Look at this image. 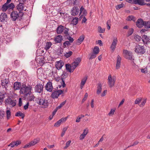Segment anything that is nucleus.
Instances as JSON below:
<instances>
[{
    "instance_id": "nucleus-16",
    "label": "nucleus",
    "mask_w": 150,
    "mask_h": 150,
    "mask_svg": "<svg viewBox=\"0 0 150 150\" xmlns=\"http://www.w3.org/2000/svg\"><path fill=\"white\" fill-rule=\"evenodd\" d=\"M79 11V9L77 7H74L72 9L71 14L72 16H75L78 14Z\"/></svg>"
},
{
    "instance_id": "nucleus-29",
    "label": "nucleus",
    "mask_w": 150,
    "mask_h": 150,
    "mask_svg": "<svg viewBox=\"0 0 150 150\" xmlns=\"http://www.w3.org/2000/svg\"><path fill=\"white\" fill-rule=\"evenodd\" d=\"M21 143V142L19 141H17L16 142H12L10 143L8 145V146H11V147H14L15 145L17 146L18 145L20 144Z\"/></svg>"
},
{
    "instance_id": "nucleus-43",
    "label": "nucleus",
    "mask_w": 150,
    "mask_h": 150,
    "mask_svg": "<svg viewBox=\"0 0 150 150\" xmlns=\"http://www.w3.org/2000/svg\"><path fill=\"white\" fill-rule=\"evenodd\" d=\"M71 45V44L69 41H66L63 43V45L64 47H67L69 45Z\"/></svg>"
},
{
    "instance_id": "nucleus-21",
    "label": "nucleus",
    "mask_w": 150,
    "mask_h": 150,
    "mask_svg": "<svg viewBox=\"0 0 150 150\" xmlns=\"http://www.w3.org/2000/svg\"><path fill=\"white\" fill-rule=\"evenodd\" d=\"M142 39L144 43L147 44L148 42H150V39L146 35H144L142 36Z\"/></svg>"
},
{
    "instance_id": "nucleus-2",
    "label": "nucleus",
    "mask_w": 150,
    "mask_h": 150,
    "mask_svg": "<svg viewBox=\"0 0 150 150\" xmlns=\"http://www.w3.org/2000/svg\"><path fill=\"white\" fill-rule=\"evenodd\" d=\"M1 84L3 88L6 89L8 87L7 85L9 82V79L6 74H4L1 76Z\"/></svg>"
},
{
    "instance_id": "nucleus-62",
    "label": "nucleus",
    "mask_w": 150,
    "mask_h": 150,
    "mask_svg": "<svg viewBox=\"0 0 150 150\" xmlns=\"http://www.w3.org/2000/svg\"><path fill=\"white\" fill-rule=\"evenodd\" d=\"M55 80L57 81H60L62 85V79L60 77H57L55 78Z\"/></svg>"
},
{
    "instance_id": "nucleus-39",
    "label": "nucleus",
    "mask_w": 150,
    "mask_h": 150,
    "mask_svg": "<svg viewBox=\"0 0 150 150\" xmlns=\"http://www.w3.org/2000/svg\"><path fill=\"white\" fill-rule=\"evenodd\" d=\"M98 30L100 33H103L105 32V28H102L100 26H98Z\"/></svg>"
},
{
    "instance_id": "nucleus-40",
    "label": "nucleus",
    "mask_w": 150,
    "mask_h": 150,
    "mask_svg": "<svg viewBox=\"0 0 150 150\" xmlns=\"http://www.w3.org/2000/svg\"><path fill=\"white\" fill-rule=\"evenodd\" d=\"M78 18L75 17L74 18L72 21V24L74 25H76L78 23Z\"/></svg>"
},
{
    "instance_id": "nucleus-54",
    "label": "nucleus",
    "mask_w": 150,
    "mask_h": 150,
    "mask_svg": "<svg viewBox=\"0 0 150 150\" xmlns=\"http://www.w3.org/2000/svg\"><path fill=\"white\" fill-rule=\"evenodd\" d=\"M123 5H124L122 4L117 5L116 6V9H117V10H118L120 9V8H122L123 7Z\"/></svg>"
},
{
    "instance_id": "nucleus-59",
    "label": "nucleus",
    "mask_w": 150,
    "mask_h": 150,
    "mask_svg": "<svg viewBox=\"0 0 150 150\" xmlns=\"http://www.w3.org/2000/svg\"><path fill=\"white\" fill-rule=\"evenodd\" d=\"M146 99H145L142 102L141 104L140 105V107H142L145 104V103L146 102Z\"/></svg>"
},
{
    "instance_id": "nucleus-52",
    "label": "nucleus",
    "mask_w": 150,
    "mask_h": 150,
    "mask_svg": "<svg viewBox=\"0 0 150 150\" xmlns=\"http://www.w3.org/2000/svg\"><path fill=\"white\" fill-rule=\"evenodd\" d=\"M128 21H134V17L132 16H129L127 17Z\"/></svg>"
},
{
    "instance_id": "nucleus-9",
    "label": "nucleus",
    "mask_w": 150,
    "mask_h": 150,
    "mask_svg": "<svg viewBox=\"0 0 150 150\" xmlns=\"http://www.w3.org/2000/svg\"><path fill=\"white\" fill-rule=\"evenodd\" d=\"M39 141V138H36L34 140L31 141L29 143L25 145L23 148H24L29 147L31 146H33L37 144Z\"/></svg>"
},
{
    "instance_id": "nucleus-45",
    "label": "nucleus",
    "mask_w": 150,
    "mask_h": 150,
    "mask_svg": "<svg viewBox=\"0 0 150 150\" xmlns=\"http://www.w3.org/2000/svg\"><path fill=\"white\" fill-rule=\"evenodd\" d=\"M81 61V59L80 57H78L74 61V62L78 65L80 62Z\"/></svg>"
},
{
    "instance_id": "nucleus-24",
    "label": "nucleus",
    "mask_w": 150,
    "mask_h": 150,
    "mask_svg": "<svg viewBox=\"0 0 150 150\" xmlns=\"http://www.w3.org/2000/svg\"><path fill=\"white\" fill-rule=\"evenodd\" d=\"M7 16L6 13H1L0 15V20L1 22H4L5 19L7 18Z\"/></svg>"
},
{
    "instance_id": "nucleus-10",
    "label": "nucleus",
    "mask_w": 150,
    "mask_h": 150,
    "mask_svg": "<svg viewBox=\"0 0 150 150\" xmlns=\"http://www.w3.org/2000/svg\"><path fill=\"white\" fill-rule=\"evenodd\" d=\"M108 80V84L110 87H112L114 86L115 82V79L113 78H112L111 75H109Z\"/></svg>"
},
{
    "instance_id": "nucleus-63",
    "label": "nucleus",
    "mask_w": 150,
    "mask_h": 150,
    "mask_svg": "<svg viewBox=\"0 0 150 150\" xmlns=\"http://www.w3.org/2000/svg\"><path fill=\"white\" fill-rule=\"evenodd\" d=\"M67 117H63L59 120L60 121L62 122H65L67 119Z\"/></svg>"
},
{
    "instance_id": "nucleus-26",
    "label": "nucleus",
    "mask_w": 150,
    "mask_h": 150,
    "mask_svg": "<svg viewBox=\"0 0 150 150\" xmlns=\"http://www.w3.org/2000/svg\"><path fill=\"white\" fill-rule=\"evenodd\" d=\"M87 79V76H85L81 80L80 85L81 89H82L83 88Z\"/></svg>"
},
{
    "instance_id": "nucleus-20",
    "label": "nucleus",
    "mask_w": 150,
    "mask_h": 150,
    "mask_svg": "<svg viewBox=\"0 0 150 150\" xmlns=\"http://www.w3.org/2000/svg\"><path fill=\"white\" fill-rule=\"evenodd\" d=\"M121 59V58L120 57L119 55H118L117 57V63L116 66V69H118L120 67Z\"/></svg>"
},
{
    "instance_id": "nucleus-8",
    "label": "nucleus",
    "mask_w": 150,
    "mask_h": 150,
    "mask_svg": "<svg viewBox=\"0 0 150 150\" xmlns=\"http://www.w3.org/2000/svg\"><path fill=\"white\" fill-rule=\"evenodd\" d=\"M123 54L126 58L130 60L132 59V53L127 50H124L123 51Z\"/></svg>"
},
{
    "instance_id": "nucleus-58",
    "label": "nucleus",
    "mask_w": 150,
    "mask_h": 150,
    "mask_svg": "<svg viewBox=\"0 0 150 150\" xmlns=\"http://www.w3.org/2000/svg\"><path fill=\"white\" fill-rule=\"evenodd\" d=\"M138 143H139L138 141H135V142H134V143H133V144H132L129 146L128 147V148L130 147H132V146H135V145H137V144H138Z\"/></svg>"
},
{
    "instance_id": "nucleus-5",
    "label": "nucleus",
    "mask_w": 150,
    "mask_h": 150,
    "mask_svg": "<svg viewBox=\"0 0 150 150\" xmlns=\"http://www.w3.org/2000/svg\"><path fill=\"white\" fill-rule=\"evenodd\" d=\"M146 50L144 47L139 45H137L134 48L135 52L138 54H143L145 52Z\"/></svg>"
},
{
    "instance_id": "nucleus-3",
    "label": "nucleus",
    "mask_w": 150,
    "mask_h": 150,
    "mask_svg": "<svg viewBox=\"0 0 150 150\" xmlns=\"http://www.w3.org/2000/svg\"><path fill=\"white\" fill-rule=\"evenodd\" d=\"M23 15V12H18L16 11H13L11 14V18L13 21H16L21 17Z\"/></svg>"
},
{
    "instance_id": "nucleus-31",
    "label": "nucleus",
    "mask_w": 150,
    "mask_h": 150,
    "mask_svg": "<svg viewBox=\"0 0 150 150\" xmlns=\"http://www.w3.org/2000/svg\"><path fill=\"white\" fill-rule=\"evenodd\" d=\"M64 26L60 25L58 27L57 29V32L58 34H60L62 33L64 30Z\"/></svg>"
},
{
    "instance_id": "nucleus-37",
    "label": "nucleus",
    "mask_w": 150,
    "mask_h": 150,
    "mask_svg": "<svg viewBox=\"0 0 150 150\" xmlns=\"http://www.w3.org/2000/svg\"><path fill=\"white\" fill-rule=\"evenodd\" d=\"M68 127L67 126L65 127H64L62 130V132L61 136L62 137H63V136L64 135L66 131L67 130L68 128Z\"/></svg>"
},
{
    "instance_id": "nucleus-23",
    "label": "nucleus",
    "mask_w": 150,
    "mask_h": 150,
    "mask_svg": "<svg viewBox=\"0 0 150 150\" xmlns=\"http://www.w3.org/2000/svg\"><path fill=\"white\" fill-rule=\"evenodd\" d=\"M62 39V36L61 35H59L54 38V41L57 43H60Z\"/></svg>"
},
{
    "instance_id": "nucleus-30",
    "label": "nucleus",
    "mask_w": 150,
    "mask_h": 150,
    "mask_svg": "<svg viewBox=\"0 0 150 150\" xmlns=\"http://www.w3.org/2000/svg\"><path fill=\"white\" fill-rule=\"evenodd\" d=\"M84 39V36L83 35H81L78 38L76 41V44L77 45H80L83 41Z\"/></svg>"
},
{
    "instance_id": "nucleus-22",
    "label": "nucleus",
    "mask_w": 150,
    "mask_h": 150,
    "mask_svg": "<svg viewBox=\"0 0 150 150\" xmlns=\"http://www.w3.org/2000/svg\"><path fill=\"white\" fill-rule=\"evenodd\" d=\"M134 3L136 4H138L141 6H143L145 4L144 2V0H133Z\"/></svg>"
},
{
    "instance_id": "nucleus-32",
    "label": "nucleus",
    "mask_w": 150,
    "mask_h": 150,
    "mask_svg": "<svg viewBox=\"0 0 150 150\" xmlns=\"http://www.w3.org/2000/svg\"><path fill=\"white\" fill-rule=\"evenodd\" d=\"M102 86L101 83H99L97 87L96 93L98 95H99L101 92Z\"/></svg>"
},
{
    "instance_id": "nucleus-12",
    "label": "nucleus",
    "mask_w": 150,
    "mask_h": 150,
    "mask_svg": "<svg viewBox=\"0 0 150 150\" xmlns=\"http://www.w3.org/2000/svg\"><path fill=\"white\" fill-rule=\"evenodd\" d=\"M43 86L42 84H38L35 87V92L40 93L43 91Z\"/></svg>"
},
{
    "instance_id": "nucleus-7",
    "label": "nucleus",
    "mask_w": 150,
    "mask_h": 150,
    "mask_svg": "<svg viewBox=\"0 0 150 150\" xmlns=\"http://www.w3.org/2000/svg\"><path fill=\"white\" fill-rule=\"evenodd\" d=\"M15 7V6L13 3L7 4H4L3 5L1 8V10L3 11H6L8 9H13Z\"/></svg>"
},
{
    "instance_id": "nucleus-53",
    "label": "nucleus",
    "mask_w": 150,
    "mask_h": 150,
    "mask_svg": "<svg viewBox=\"0 0 150 150\" xmlns=\"http://www.w3.org/2000/svg\"><path fill=\"white\" fill-rule=\"evenodd\" d=\"M69 30V29L67 28H65V29L64 30V33L65 34V35L66 36H68L69 35L68 33V31Z\"/></svg>"
},
{
    "instance_id": "nucleus-49",
    "label": "nucleus",
    "mask_w": 150,
    "mask_h": 150,
    "mask_svg": "<svg viewBox=\"0 0 150 150\" xmlns=\"http://www.w3.org/2000/svg\"><path fill=\"white\" fill-rule=\"evenodd\" d=\"M135 39H136V40L137 42L141 40V39H142V38L140 37V36H139L137 35H136L135 36Z\"/></svg>"
},
{
    "instance_id": "nucleus-60",
    "label": "nucleus",
    "mask_w": 150,
    "mask_h": 150,
    "mask_svg": "<svg viewBox=\"0 0 150 150\" xmlns=\"http://www.w3.org/2000/svg\"><path fill=\"white\" fill-rule=\"evenodd\" d=\"M88 133V130L87 129H85L83 130V132L82 134L86 136Z\"/></svg>"
},
{
    "instance_id": "nucleus-41",
    "label": "nucleus",
    "mask_w": 150,
    "mask_h": 150,
    "mask_svg": "<svg viewBox=\"0 0 150 150\" xmlns=\"http://www.w3.org/2000/svg\"><path fill=\"white\" fill-rule=\"evenodd\" d=\"M6 114L7 119H9L11 116V112L9 110H7L6 111Z\"/></svg>"
},
{
    "instance_id": "nucleus-15",
    "label": "nucleus",
    "mask_w": 150,
    "mask_h": 150,
    "mask_svg": "<svg viewBox=\"0 0 150 150\" xmlns=\"http://www.w3.org/2000/svg\"><path fill=\"white\" fill-rule=\"evenodd\" d=\"M46 89L48 91L51 92L53 89L52 82L49 81L47 82L45 86Z\"/></svg>"
},
{
    "instance_id": "nucleus-44",
    "label": "nucleus",
    "mask_w": 150,
    "mask_h": 150,
    "mask_svg": "<svg viewBox=\"0 0 150 150\" xmlns=\"http://www.w3.org/2000/svg\"><path fill=\"white\" fill-rule=\"evenodd\" d=\"M79 65L75 63L74 62H73L72 64V67L73 68V70H74L76 67H77Z\"/></svg>"
},
{
    "instance_id": "nucleus-25",
    "label": "nucleus",
    "mask_w": 150,
    "mask_h": 150,
    "mask_svg": "<svg viewBox=\"0 0 150 150\" xmlns=\"http://www.w3.org/2000/svg\"><path fill=\"white\" fill-rule=\"evenodd\" d=\"M21 86L20 83L18 82H15L13 84V88L14 90H18L20 89Z\"/></svg>"
},
{
    "instance_id": "nucleus-14",
    "label": "nucleus",
    "mask_w": 150,
    "mask_h": 150,
    "mask_svg": "<svg viewBox=\"0 0 150 150\" xmlns=\"http://www.w3.org/2000/svg\"><path fill=\"white\" fill-rule=\"evenodd\" d=\"M117 42V38H114L113 39L112 42L110 46V48L113 51H114L115 50Z\"/></svg>"
},
{
    "instance_id": "nucleus-1",
    "label": "nucleus",
    "mask_w": 150,
    "mask_h": 150,
    "mask_svg": "<svg viewBox=\"0 0 150 150\" xmlns=\"http://www.w3.org/2000/svg\"><path fill=\"white\" fill-rule=\"evenodd\" d=\"M32 88V87L28 85V86H26L23 83L20 89V93L25 96L30 95Z\"/></svg>"
},
{
    "instance_id": "nucleus-55",
    "label": "nucleus",
    "mask_w": 150,
    "mask_h": 150,
    "mask_svg": "<svg viewBox=\"0 0 150 150\" xmlns=\"http://www.w3.org/2000/svg\"><path fill=\"white\" fill-rule=\"evenodd\" d=\"M67 39L69 40V42L70 43H72L74 41V40L70 36H68Z\"/></svg>"
},
{
    "instance_id": "nucleus-50",
    "label": "nucleus",
    "mask_w": 150,
    "mask_h": 150,
    "mask_svg": "<svg viewBox=\"0 0 150 150\" xmlns=\"http://www.w3.org/2000/svg\"><path fill=\"white\" fill-rule=\"evenodd\" d=\"M110 20H108L107 21V29L109 30L110 29Z\"/></svg>"
},
{
    "instance_id": "nucleus-51",
    "label": "nucleus",
    "mask_w": 150,
    "mask_h": 150,
    "mask_svg": "<svg viewBox=\"0 0 150 150\" xmlns=\"http://www.w3.org/2000/svg\"><path fill=\"white\" fill-rule=\"evenodd\" d=\"M29 95L30 96L29 97V100L30 101L33 100L35 98V97L34 95L32 94H31V93H30V95Z\"/></svg>"
},
{
    "instance_id": "nucleus-42",
    "label": "nucleus",
    "mask_w": 150,
    "mask_h": 150,
    "mask_svg": "<svg viewBox=\"0 0 150 150\" xmlns=\"http://www.w3.org/2000/svg\"><path fill=\"white\" fill-rule=\"evenodd\" d=\"M142 98H137L134 101V104H139L142 101Z\"/></svg>"
},
{
    "instance_id": "nucleus-17",
    "label": "nucleus",
    "mask_w": 150,
    "mask_h": 150,
    "mask_svg": "<svg viewBox=\"0 0 150 150\" xmlns=\"http://www.w3.org/2000/svg\"><path fill=\"white\" fill-rule=\"evenodd\" d=\"M67 77L66 75H64L63 74L62 75V85H59V87L61 88L62 86L63 88H64L66 86L64 79Z\"/></svg>"
},
{
    "instance_id": "nucleus-6",
    "label": "nucleus",
    "mask_w": 150,
    "mask_h": 150,
    "mask_svg": "<svg viewBox=\"0 0 150 150\" xmlns=\"http://www.w3.org/2000/svg\"><path fill=\"white\" fill-rule=\"evenodd\" d=\"M5 103L7 105H9L11 107H13L16 105V100H14L8 98L5 100Z\"/></svg>"
},
{
    "instance_id": "nucleus-57",
    "label": "nucleus",
    "mask_w": 150,
    "mask_h": 150,
    "mask_svg": "<svg viewBox=\"0 0 150 150\" xmlns=\"http://www.w3.org/2000/svg\"><path fill=\"white\" fill-rule=\"evenodd\" d=\"M88 96V94L87 93H86L85 94L84 98H83L82 100V103H83L86 100Z\"/></svg>"
},
{
    "instance_id": "nucleus-13",
    "label": "nucleus",
    "mask_w": 150,
    "mask_h": 150,
    "mask_svg": "<svg viewBox=\"0 0 150 150\" xmlns=\"http://www.w3.org/2000/svg\"><path fill=\"white\" fill-rule=\"evenodd\" d=\"M144 21L142 19L139 18L137 20L136 22V25L138 27L141 28L144 25Z\"/></svg>"
},
{
    "instance_id": "nucleus-61",
    "label": "nucleus",
    "mask_w": 150,
    "mask_h": 150,
    "mask_svg": "<svg viewBox=\"0 0 150 150\" xmlns=\"http://www.w3.org/2000/svg\"><path fill=\"white\" fill-rule=\"evenodd\" d=\"M96 54H95L94 53L92 54L89 58V59H91L95 58L96 57Z\"/></svg>"
},
{
    "instance_id": "nucleus-46",
    "label": "nucleus",
    "mask_w": 150,
    "mask_h": 150,
    "mask_svg": "<svg viewBox=\"0 0 150 150\" xmlns=\"http://www.w3.org/2000/svg\"><path fill=\"white\" fill-rule=\"evenodd\" d=\"M61 123L62 122H61L59 120L54 124V126L57 127H58L60 125Z\"/></svg>"
},
{
    "instance_id": "nucleus-11",
    "label": "nucleus",
    "mask_w": 150,
    "mask_h": 150,
    "mask_svg": "<svg viewBox=\"0 0 150 150\" xmlns=\"http://www.w3.org/2000/svg\"><path fill=\"white\" fill-rule=\"evenodd\" d=\"M63 92V91L61 90L55 91L52 93L51 95L52 97L53 98H57Z\"/></svg>"
},
{
    "instance_id": "nucleus-36",
    "label": "nucleus",
    "mask_w": 150,
    "mask_h": 150,
    "mask_svg": "<svg viewBox=\"0 0 150 150\" xmlns=\"http://www.w3.org/2000/svg\"><path fill=\"white\" fill-rule=\"evenodd\" d=\"M99 51V49L98 47L96 46L93 49V52L95 54H98Z\"/></svg>"
},
{
    "instance_id": "nucleus-27",
    "label": "nucleus",
    "mask_w": 150,
    "mask_h": 150,
    "mask_svg": "<svg viewBox=\"0 0 150 150\" xmlns=\"http://www.w3.org/2000/svg\"><path fill=\"white\" fill-rule=\"evenodd\" d=\"M82 13H83V15H82L79 18H80L81 17H82V16H86L87 14V12L86 10L85 9V8L82 6L81 7L80 9V14Z\"/></svg>"
},
{
    "instance_id": "nucleus-34",
    "label": "nucleus",
    "mask_w": 150,
    "mask_h": 150,
    "mask_svg": "<svg viewBox=\"0 0 150 150\" xmlns=\"http://www.w3.org/2000/svg\"><path fill=\"white\" fill-rule=\"evenodd\" d=\"M52 45V44L50 42H47L45 47V49L46 50H48L50 47Z\"/></svg>"
},
{
    "instance_id": "nucleus-4",
    "label": "nucleus",
    "mask_w": 150,
    "mask_h": 150,
    "mask_svg": "<svg viewBox=\"0 0 150 150\" xmlns=\"http://www.w3.org/2000/svg\"><path fill=\"white\" fill-rule=\"evenodd\" d=\"M37 103L42 106V107L43 108H47L48 105V100L44 98H39L37 100Z\"/></svg>"
},
{
    "instance_id": "nucleus-64",
    "label": "nucleus",
    "mask_w": 150,
    "mask_h": 150,
    "mask_svg": "<svg viewBox=\"0 0 150 150\" xmlns=\"http://www.w3.org/2000/svg\"><path fill=\"white\" fill-rule=\"evenodd\" d=\"M147 70L146 68L142 69L141 70V72L142 73H146L147 72Z\"/></svg>"
},
{
    "instance_id": "nucleus-33",
    "label": "nucleus",
    "mask_w": 150,
    "mask_h": 150,
    "mask_svg": "<svg viewBox=\"0 0 150 150\" xmlns=\"http://www.w3.org/2000/svg\"><path fill=\"white\" fill-rule=\"evenodd\" d=\"M16 116H21V118L23 119L25 115L24 113H22L20 111H18L15 114Z\"/></svg>"
},
{
    "instance_id": "nucleus-19",
    "label": "nucleus",
    "mask_w": 150,
    "mask_h": 150,
    "mask_svg": "<svg viewBox=\"0 0 150 150\" xmlns=\"http://www.w3.org/2000/svg\"><path fill=\"white\" fill-rule=\"evenodd\" d=\"M64 64V63L61 60L57 62L55 64L56 67L57 69L59 70L63 66Z\"/></svg>"
},
{
    "instance_id": "nucleus-18",
    "label": "nucleus",
    "mask_w": 150,
    "mask_h": 150,
    "mask_svg": "<svg viewBox=\"0 0 150 150\" xmlns=\"http://www.w3.org/2000/svg\"><path fill=\"white\" fill-rule=\"evenodd\" d=\"M16 9L19 11V12H23L22 11L24 10V4L20 3L16 6Z\"/></svg>"
},
{
    "instance_id": "nucleus-47",
    "label": "nucleus",
    "mask_w": 150,
    "mask_h": 150,
    "mask_svg": "<svg viewBox=\"0 0 150 150\" xmlns=\"http://www.w3.org/2000/svg\"><path fill=\"white\" fill-rule=\"evenodd\" d=\"M133 31L134 30L132 28L129 29L128 33V36H129L131 35L133 33Z\"/></svg>"
},
{
    "instance_id": "nucleus-56",
    "label": "nucleus",
    "mask_w": 150,
    "mask_h": 150,
    "mask_svg": "<svg viewBox=\"0 0 150 150\" xmlns=\"http://www.w3.org/2000/svg\"><path fill=\"white\" fill-rule=\"evenodd\" d=\"M115 110L114 109H111L108 113V115L110 116L113 115L115 112Z\"/></svg>"
},
{
    "instance_id": "nucleus-28",
    "label": "nucleus",
    "mask_w": 150,
    "mask_h": 150,
    "mask_svg": "<svg viewBox=\"0 0 150 150\" xmlns=\"http://www.w3.org/2000/svg\"><path fill=\"white\" fill-rule=\"evenodd\" d=\"M66 69L69 72H72L74 70H73V68L72 65H71L69 64H66Z\"/></svg>"
},
{
    "instance_id": "nucleus-35",
    "label": "nucleus",
    "mask_w": 150,
    "mask_h": 150,
    "mask_svg": "<svg viewBox=\"0 0 150 150\" xmlns=\"http://www.w3.org/2000/svg\"><path fill=\"white\" fill-rule=\"evenodd\" d=\"M144 26L145 28H150V22L149 21H144Z\"/></svg>"
},
{
    "instance_id": "nucleus-48",
    "label": "nucleus",
    "mask_w": 150,
    "mask_h": 150,
    "mask_svg": "<svg viewBox=\"0 0 150 150\" xmlns=\"http://www.w3.org/2000/svg\"><path fill=\"white\" fill-rule=\"evenodd\" d=\"M71 143V140H69L67 142L66 144V146L64 147V149H65L68 147L70 145Z\"/></svg>"
},
{
    "instance_id": "nucleus-38",
    "label": "nucleus",
    "mask_w": 150,
    "mask_h": 150,
    "mask_svg": "<svg viewBox=\"0 0 150 150\" xmlns=\"http://www.w3.org/2000/svg\"><path fill=\"white\" fill-rule=\"evenodd\" d=\"M72 54V52L71 51H69L65 54L64 56L66 58H68L70 57Z\"/></svg>"
}]
</instances>
